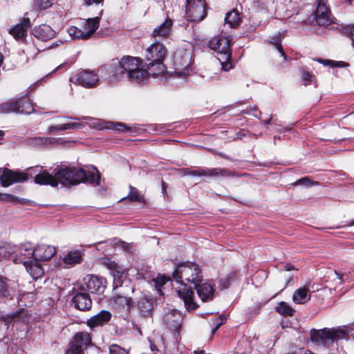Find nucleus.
<instances>
[{
	"label": "nucleus",
	"instance_id": "16",
	"mask_svg": "<svg viewBox=\"0 0 354 354\" xmlns=\"http://www.w3.org/2000/svg\"><path fill=\"white\" fill-rule=\"evenodd\" d=\"M83 291H84V286L79 288V291L73 298V303L77 309L86 311L91 309L92 301L89 295Z\"/></svg>",
	"mask_w": 354,
	"mask_h": 354
},
{
	"label": "nucleus",
	"instance_id": "37",
	"mask_svg": "<svg viewBox=\"0 0 354 354\" xmlns=\"http://www.w3.org/2000/svg\"><path fill=\"white\" fill-rule=\"evenodd\" d=\"M67 32L73 39H88L82 29L78 28L75 26H71L69 28H68Z\"/></svg>",
	"mask_w": 354,
	"mask_h": 354
},
{
	"label": "nucleus",
	"instance_id": "48",
	"mask_svg": "<svg viewBox=\"0 0 354 354\" xmlns=\"http://www.w3.org/2000/svg\"><path fill=\"white\" fill-rule=\"evenodd\" d=\"M224 323V319L222 317H218L214 320H212V324L214 328L212 330V334H214L215 332L219 328V327Z\"/></svg>",
	"mask_w": 354,
	"mask_h": 354
},
{
	"label": "nucleus",
	"instance_id": "30",
	"mask_svg": "<svg viewBox=\"0 0 354 354\" xmlns=\"http://www.w3.org/2000/svg\"><path fill=\"white\" fill-rule=\"evenodd\" d=\"M203 176L216 178L218 176L226 177L233 176L232 173L222 168H203Z\"/></svg>",
	"mask_w": 354,
	"mask_h": 354
},
{
	"label": "nucleus",
	"instance_id": "36",
	"mask_svg": "<svg viewBox=\"0 0 354 354\" xmlns=\"http://www.w3.org/2000/svg\"><path fill=\"white\" fill-rule=\"evenodd\" d=\"M10 297V291L6 279L0 277V302Z\"/></svg>",
	"mask_w": 354,
	"mask_h": 354
},
{
	"label": "nucleus",
	"instance_id": "53",
	"mask_svg": "<svg viewBox=\"0 0 354 354\" xmlns=\"http://www.w3.org/2000/svg\"><path fill=\"white\" fill-rule=\"evenodd\" d=\"M170 279L169 277H166L165 276L158 277L157 278L156 283L159 286H163L166 283L167 281H169Z\"/></svg>",
	"mask_w": 354,
	"mask_h": 354
},
{
	"label": "nucleus",
	"instance_id": "34",
	"mask_svg": "<svg viewBox=\"0 0 354 354\" xmlns=\"http://www.w3.org/2000/svg\"><path fill=\"white\" fill-rule=\"evenodd\" d=\"M276 311L280 315L292 316L295 310L286 302L281 301L275 307Z\"/></svg>",
	"mask_w": 354,
	"mask_h": 354
},
{
	"label": "nucleus",
	"instance_id": "59",
	"mask_svg": "<svg viewBox=\"0 0 354 354\" xmlns=\"http://www.w3.org/2000/svg\"><path fill=\"white\" fill-rule=\"evenodd\" d=\"M319 62L324 64V65H328L330 63V61H328V60H324V59H318L317 60Z\"/></svg>",
	"mask_w": 354,
	"mask_h": 354
},
{
	"label": "nucleus",
	"instance_id": "14",
	"mask_svg": "<svg viewBox=\"0 0 354 354\" xmlns=\"http://www.w3.org/2000/svg\"><path fill=\"white\" fill-rule=\"evenodd\" d=\"M70 80L74 83H78L84 87H93L97 84L99 81L97 75L92 71H81L74 76Z\"/></svg>",
	"mask_w": 354,
	"mask_h": 354
},
{
	"label": "nucleus",
	"instance_id": "32",
	"mask_svg": "<svg viewBox=\"0 0 354 354\" xmlns=\"http://www.w3.org/2000/svg\"><path fill=\"white\" fill-rule=\"evenodd\" d=\"M66 265L73 266L80 263L82 261V253L79 250L70 251L64 258Z\"/></svg>",
	"mask_w": 354,
	"mask_h": 354
},
{
	"label": "nucleus",
	"instance_id": "7",
	"mask_svg": "<svg viewBox=\"0 0 354 354\" xmlns=\"http://www.w3.org/2000/svg\"><path fill=\"white\" fill-rule=\"evenodd\" d=\"M34 111L29 99H14L0 104V113L30 114Z\"/></svg>",
	"mask_w": 354,
	"mask_h": 354
},
{
	"label": "nucleus",
	"instance_id": "4",
	"mask_svg": "<svg viewBox=\"0 0 354 354\" xmlns=\"http://www.w3.org/2000/svg\"><path fill=\"white\" fill-rule=\"evenodd\" d=\"M230 37L219 36L212 38L209 41V48L218 53V59L225 71H228L232 68L230 62Z\"/></svg>",
	"mask_w": 354,
	"mask_h": 354
},
{
	"label": "nucleus",
	"instance_id": "33",
	"mask_svg": "<svg viewBox=\"0 0 354 354\" xmlns=\"http://www.w3.org/2000/svg\"><path fill=\"white\" fill-rule=\"evenodd\" d=\"M225 22L226 24H228L230 28L239 26L241 22L239 13L236 10L227 12L225 17Z\"/></svg>",
	"mask_w": 354,
	"mask_h": 354
},
{
	"label": "nucleus",
	"instance_id": "22",
	"mask_svg": "<svg viewBox=\"0 0 354 354\" xmlns=\"http://www.w3.org/2000/svg\"><path fill=\"white\" fill-rule=\"evenodd\" d=\"M33 35L41 41H48L55 36V31L48 25L42 24L35 27Z\"/></svg>",
	"mask_w": 354,
	"mask_h": 354
},
{
	"label": "nucleus",
	"instance_id": "31",
	"mask_svg": "<svg viewBox=\"0 0 354 354\" xmlns=\"http://www.w3.org/2000/svg\"><path fill=\"white\" fill-rule=\"evenodd\" d=\"M172 21L167 19L163 24L154 29L153 36L154 37H167L171 30Z\"/></svg>",
	"mask_w": 354,
	"mask_h": 354
},
{
	"label": "nucleus",
	"instance_id": "49",
	"mask_svg": "<svg viewBox=\"0 0 354 354\" xmlns=\"http://www.w3.org/2000/svg\"><path fill=\"white\" fill-rule=\"evenodd\" d=\"M313 183L310 181V178L308 177H304L298 180H297L294 185H304L307 187H310L313 185Z\"/></svg>",
	"mask_w": 354,
	"mask_h": 354
},
{
	"label": "nucleus",
	"instance_id": "23",
	"mask_svg": "<svg viewBox=\"0 0 354 354\" xmlns=\"http://www.w3.org/2000/svg\"><path fill=\"white\" fill-rule=\"evenodd\" d=\"M26 310L24 308H19L15 312L10 313H3L0 315V321L6 324H14L21 321H24L26 317Z\"/></svg>",
	"mask_w": 354,
	"mask_h": 354
},
{
	"label": "nucleus",
	"instance_id": "1",
	"mask_svg": "<svg viewBox=\"0 0 354 354\" xmlns=\"http://www.w3.org/2000/svg\"><path fill=\"white\" fill-rule=\"evenodd\" d=\"M53 174L44 170L35 176L34 181L39 185H49L52 187H57L59 183L64 187H71L86 182L96 186L100 184L101 178L100 174L97 170L86 173L83 169L68 167L66 165L56 167Z\"/></svg>",
	"mask_w": 354,
	"mask_h": 354
},
{
	"label": "nucleus",
	"instance_id": "52",
	"mask_svg": "<svg viewBox=\"0 0 354 354\" xmlns=\"http://www.w3.org/2000/svg\"><path fill=\"white\" fill-rule=\"evenodd\" d=\"M48 132L49 133H52L53 131H65L64 129V127H63V124H59V125H55V126H50L48 128Z\"/></svg>",
	"mask_w": 354,
	"mask_h": 354
},
{
	"label": "nucleus",
	"instance_id": "6",
	"mask_svg": "<svg viewBox=\"0 0 354 354\" xmlns=\"http://www.w3.org/2000/svg\"><path fill=\"white\" fill-rule=\"evenodd\" d=\"M132 57L125 56L121 60H113L110 65L105 66L104 71L108 75L106 78L108 81L114 82L127 77L128 71H131L129 68L133 66V64H131Z\"/></svg>",
	"mask_w": 354,
	"mask_h": 354
},
{
	"label": "nucleus",
	"instance_id": "56",
	"mask_svg": "<svg viewBox=\"0 0 354 354\" xmlns=\"http://www.w3.org/2000/svg\"><path fill=\"white\" fill-rule=\"evenodd\" d=\"M86 5L90 6L91 4H99L102 3L104 0H84Z\"/></svg>",
	"mask_w": 354,
	"mask_h": 354
},
{
	"label": "nucleus",
	"instance_id": "46",
	"mask_svg": "<svg viewBox=\"0 0 354 354\" xmlns=\"http://www.w3.org/2000/svg\"><path fill=\"white\" fill-rule=\"evenodd\" d=\"M83 127V124L80 122H71V123H66L63 124L64 129L68 130V129H80Z\"/></svg>",
	"mask_w": 354,
	"mask_h": 354
},
{
	"label": "nucleus",
	"instance_id": "21",
	"mask_svg": "<svg viewBox=\"0 0 354 354\" xmlns=\"http://www.w3.org/2000/svg\"><path fill=\"white\" fill-rule=\"evenodd\" d=\"M30 27L29 18H24L21 22L9 30L15 39H24L27 35V30Z\"/></svg>",
	"mask_w": 354,
	"mask_h": 354
},
{
	"label": "nucleus",
	"instance_id": "63",
	"mask_svg": "<svg viewBox=\"0 0 354 354\" xmlns=\"http://www.w3.org/2000/svg\"><path fill=\"white\" fill-rule=\"evenodd\" d=\"M122 247L124 248V250H127L129 249V245L128 243H124Z\"/></svg>",
	"mask_w": 354,
	"mask_h": 354
},
{
	"label": "nucleus",
	"instance_id": "40",
	"mask_svg": "<svg viewBox=\"0 0 354 354\" xmlns=\"http://www.w3.org/2000/svg\"><path fill=\"white\" fill-rule=\"evenodd\" d=\"M129 188L130 192L128 195V198L129 200L137 202H142L144 201L143 196H142L140 194V192L136 187H133L131 185H130Z\"/></svg>",
	"mask_w": 354,
	"mask_h": 354
},
{
	"label": "nucleus",
	"instance_id": "17",
	"mask_svg": "<svg viewBox=\"0 0 354 354\" xmlns=\"http://www.w3.org/2000/svg\"><path fill=\"white\" fill-rule=\"evenodd\" d=\"M32 257H35L34 248L30 243H25L19 245L15 248V252L14 255L13 261L15 263H23V261H19V259H30Z\"/></svg>",
	"mask_w": 354,
	"mask_h": 354
},
{
	"label": "nucleus",
	"instance_id": "51",
	"mask_svg": "<svg viewBox=\"0 0 354 354\" xmlns=\"http://www.w3.org/2000/svg\"><path fill=\"white\" fill-rule=\"evenodd\" d=\"M315 77L314 75H311L308 72L303 71L302 78L305 81V84H310L313 82V79Z\"/></svg>",
	"mask_w": 354,
	"mask_h": 354
},
{
	"label": "nucleus",
	"instance_id": "42",
	"mask_svg": "<svg viewBox=\"0 0 354 354\" xmlns=\"http://www.w3.org/2000/svg\"><path fill=\"white\" fill-rule=\"evenodd\" d=\"M109 354H129V350L118 344H111L109 346Z\"/></svg>",
	"mask_w": 354,
	"mask_h": 354
},
{
	"label": "nucleus",
	"instance_id": "2",
	"mask_svg": "<svg viewBox=\"0 0 354 354\" xmlns=\"http://www.w3.org/2000/svg\"><path fill=\"white\" fill-rule=\"evenodd\" d=\"M172 277L181 286L176 288V292L183 301L186 309L188 311L196 310L198 306L194 299V292L192 287L187 286H196L202 281L203 275L200 267L194 262L180 263L174 271Z\"/></svg>",
	"mask_w": 354,
	"mask_h": 354
},
{
	"label": "nucleus",
	"instance_id": "45",
	"mask_svg": "<svg viewBox=\"0 0 354 354\" xmlns=\"http://www.w3.org/2000/svg\"><path fill=\"white\" fill-rule=\"evenodd\" d=\"M271 39L272 40L270 42L272 44H273V45L276 47L277 50L281 53V56L283 57L284 59H286V54L283 50V48H282V46H281V44L280 41V39L277 37V38H272Z\"/></svg>",
	"mask_w": 354,
	"mask_h": 354
},
{
	"label": "nucleus",
	"instance_id": "39",
	"mask_svg": "<svg viewBox=\"0 0 354 354\" xmlns=\"http://www.w3.org/2000/svg\"><path fill=\"white\" fill-rule=\"evenodd\" d=\"M109 128L118 132H133V128L131 127H128L124 123L122 122H111Z\"/></svg>",
	"mask_w": 354,
	"mask_h": 354
},
{
	"label": "nucleus",
	"instance_id": "50",
	"mask_svg": "<svg viewBox=\"0 0 354 354\" xmlns=\"http://www.w3.org/2000/svg\"><path fill=\"white\" fill-rule=\"evenodd\" d=\"M1 197L3 201H8V202H12L14 203H17L18 202L22 203L21 201H19L18 199V198H17L16 196H15L14 195H12V194H3L1 196Z\"/></svg>",
	"mask_w": 354,
	"mask_h": 354
},
{
	"label": "nucleus",
	"instance_id": "9",
	"mask_svg": "<svg viewBox=\"0 0 354 354\" xmlns=\"http://www.w3.org/2000/svg\"><path fill=\"white\" fill-rule=\"evenodd\" d=\"M192 55L189 50L178 49L174 55L175 73L178 76L188 75L192 71L190 67Z\"/></svg>",
	"mask_w": 354,
	"mask_h": 354
},
{
	"label": "nucleus",
	"instance_id": "41",
	"mask_svg": "<svg viewBox=\"0 0 354 354\" xmlns=\"http://www.w3.org/2000/svg\"><path fill=\"white\" fill-rule=\"evenodd\" d=\"M52 6L50 0H35L34 7L39 10H46Z\"/></svg>",
	"mask_w": 354,
	"mask_h": 354
},
{
	"label": "nucleus",
	"instance_id": "5",
	"mask_svg": "<svg viewBox=\"0 0 354 354\" xmlns=\"http://www.w3.org/2000/svg\"><path fill=\"white\" fill-rule=\"evenodd\" d=\"M166 53V48L159 42H155L147 48L145 58L149 62V66L152 68L155 67V71H151L152 76L160 74L164 71L162 62Z\"/></svg>",
	"mask_w": 354,
	"mask_h": 354
},
{
	"label": "nucleus",
	"instance_id": "12",
	"mask_svg": "<svg viewBox=\"0 0 354 354\" xmlns=\"http://www.w3.org/2000/svg\"><path fill=\"white\" fill-rule=\"evenodd\" d=\"M83 285L85 286L84 290L86 289L91 293L100 295L106 287V280L104 277L88 274L84 277Z\"/></svg>",
	"mask_w": 354,
	"mask_h": 354
},
{
	"label": "nucleus",
	"instance_id": "35",
	"mask_svg": "<svg viewBox=\"0 0 354 354\" xmlns=\"http://www.w3.org/2000/svg\"><path fill=\"white\" fill-rule=\"evenodd\" d=\"M274 0H254V6L261 10L272 12L274 9Z\"/></svg>",
	"mask_w": 354,
	"mask_h": 354
},
{
	"label": "nucleus",
	"instance_id": "28",
	"mask_svg": "<svg viewBox=\"0 0 354 354\" xmlns=\"http://www.w3.org/2000/svg\"><path fill=\"white\" fill-rule=\"evenodd\" d=\"M100 18L98 17L88 19L82 26V30L88 37L90 38L93 34L96 31L100 25Z\"/></svg>",
	"mask_w": 354,
	"mask_h": 354
},
{
	"label": "nucleus",
	"instance_id": "11",
	"mask_svg": "<svg viewBox=\"0 0 354 354\" xmlns=\"http://www.w3.org/2000/svg\"><path fill=\"white\" fill-rule=\"evenodd\" d=\"M103 263L113 277L114 288L121 287L124 282H127V272L122 266L110 259L104 260Z\"/></svg>",
	"mask_w": 354,
	"mask_h": 354
},
{
	"label": "nucleus",
	"instance_id": "61",
	"mask_svg": "<svg viewBox=\"0 0 354 354\" xmlns=\"http://www.w3.org/2000/svg\"><path fill=\"white\" fill-rule=\"evenodd\" d=\"M58 46H59V43L58 42H55L52 45L49 46L48 48H53L57 47Z\"/></svg>",
	"mask_w": 354,
	"mask_h": 354
},
{
	"label": "nucleus",
	"instance_id": "8",
	"mask_svg": "<svg viewBox=\"0 0 354 354\" xmlns=\"http://www.w3.org/2000/svg\"><path fill=\"white\" fill-rule=\"evenodd\" d=\"M186 18L192 22L198 23L207 16L205 0H187Z\"/></svg>",
	"mask_w": 354,
	"mask_h": 354
},
{
	"label": "nucleus",
	"instance_id": "55",
	"mask_svg": "<svg viewBox=\"0 0 354 354\" xmlns=\"http://www.w3.org/2000/svg\"><path fill=\"white\" fill-rule=\"evenodd\" d=\"M349 37L352 41V44L354 46V25L349 29Z\"/></svg>",
	"mask_w": 354,
	"mask_h": 354
},
{
	"label": "nucleus",
	"instance_id": "57",
	"mask_svg": "<svg viewBox=\"0 0 354 354\" xmlns=\"http://www.w3.org/2000/svg\"><path fill=\"white\" fill-rule=\"evenodd\" d=\"M335 274L336 275L337 278L339 281V283L342 284L343 283V274H341L337 271H334Z\"/></svg>",
	"mask_w": 354,
	"mask_h": 354
},
{
	"label": "nucleus",
	"instance_id": "43",
	"mask_svg": "<svg viewBox=\"0 0 354 354\" xmlns=\"http://www.w3.org/2000/svg\"><path fill=\"white\" fill-rule=\"evenodd\" d=\"M203 168L199 167L197 169H186L184 171L185 175L192 176H203Z\"/></svg>",
	"mask_w": 354,
	"mask_h": 354
},
{
	"label": "nucleus",
	"instance_id": "13",
	"mask_svg": "<svg viewBox=\"0 0 354 354\" xmlns=\"http://www.w3.org/2000/svg\"><path fill=\"white\" fill-rule=\"evenodd\" d=\"M315 18L319 26H327L331 22L330 12L327 6V0H317Z\"/></svg>",
	"mask_w": 354,
	"mask_h": 354
},
{
	"label": "nucleus",
	"instance_id": "44",
	"mask_svg": "<svg viewBox=\"0 0 354 354\" xmlns=\"http://www.w3.org/2000/svg\"><path fill=\"white\" fill-rule=\"evenodd\" d=\"M66 354H84V351L71 342L69 348L66 351Z\"/></svg>",
	"mask_w": 354,
	"mask_h": 354
},
{
	"label": "nucleus",
	"instance_id": "15",
	"mask_svg": "<svg viewBox=\"0 0 354 354\" xmlns=\"http://www.w3.org/2000/svg\"><path fill=\"white\" fill-rule=\"evenodd\" d=\"M183 317L181 314L174 309H168L163 316L165 325L171 330L178 332L181 326Z\"/></svg>",
	"mask_w": 354,
	"mask_h": 354
},
{
	"label": "nucleus",
	"instance_id": "18",
	"mask_svg": "<svg viewBox=\"0 0 354 354\" xmlns=\"http://www.w3.org/2000/svg\"><path fill=\"white\" fill-rule=\"evenodd\" d=\"M56 252L55 247L46 244H39L34 248V260L44 261L51 259Z\"/></svg>",
	"mask_w": 354,
	"mask_h": 354
},
{
	"label": "nucleus",
	"instance_id": "58",
	"mask_svg": "<svg viewBox=\"0 0 354 354\" xmlns=\"http://www.w3.org/2000/svg\"><path fill=\"white\" fill-rule=\"evenodd\" d=\"M284 268H285L286 270H287V271H290V270L295 269V267L291 264H287L284 266Z\"/></svg>",
	"mask_w": 354,
	"mask_h": 354
},
{
	"label": "nucleus",
	"instance_id": "20",
	"mask_svg": "<svg viewBox=\"0 0 354 354\" xmlns=\"http://www.w3.org/2000/svg\"><path fill=\"white\" fill-rule=\"evenodd\" d=\"M112 315L108 310H101L97 315L87 320V326L91 328L106 324L111 319Z\"/></svg>",
	"mask_w": 354,
	"mask_h": 354
},
{
	"label": "nucleus",
	"instance_id": "24",
	"mask_svg": "<svg viewBox=\"0 0 354 354\" xmlns=\"http://www.w3.org/2000/svg\"><path fill=\"white\" fill-rule=\"evenodd\" d=\"M73 344L76 345L83 351L92 344V340L89 333L82 331L77 333L71 341Z\"/></svg>",
	"mask_w": 354,
	"mask_h": 354
},
{
	"label": "nucleus",
	"instance_id": "25",
	"mask_svg": "<svg viewBox=\"0 0 354 354\" xmlns=\"http://www.w3.org/2000/svg\"><path fill=\"white\" fill-rule=\"evenodd\" d=\"M19 261H23V264L26 268L27 272L33 279H39L42 277L44 270L40 265L35 261H24L23 259H19Z\"/></svg>",
	"mask_w": 354,
	"mask_h": 354
},
{
	"label": "nucleus",
	"instance_id": "38",
	"mask_svg": "<svg viewBox=\"0 0 354 354\" xmlns=\"http://www.w3.org/2000/svg\"><path fill=\"white\" fill-rule=\"evenodd\" d=\"M15 247H12L9 244H4L0 246V259L9 258L11 256L15 255Z\"/></svg>",
	"mask_w": 354,
	"mask_h": 354
},
{
	"label": "nucleus",
	"instance_id": "62",
	"mask_svg": "<svg viewBox=\"0 0 354 354\" xmlns=\"http://www.w3.org/2000/svg\"><path fill=\"white\" fill-rule=\"evenodd\" d=\"M194 354H205V351H194Z\"/></svg>",
	"mask_w": 354,
	"mask_h": 354
},
{
	"label": "nucleus",
	"instance_id": "19",
	"mask_svg": "<svg viewBox=\"0 0 354 354\" xmlns=\"http://www.w3.org/2000/svg\"><path fill=\"white\" fill-rule=\"evenodd\" d=\"M194 286L202 301L207 302L213 299L215 290L211 284L209 283H201V282Z\"/></svg>",
	"mask_w": 354,
	"mask_h": 354
},
{
	"label": "nucleus",
	"instance_id": "64",
	"mask_svg": "<svg viewBox=\"0 0 354 354\" xmlns=\"http://www.w3.org/2000/svg\"><path fill=\"white\" fill-rule=\"evenodd\" d=\"M351 6H354V0H347Z\"/></svg>",
	"mask_w": 354,
	"mask_h": 354
},
{
	"label": "nucleus",
	"instance_id": "27",
	"mask_svg": "<svg viewBox=\"0 0 354 354\" xmlns=\"http://www.w3.org/2000/svg\"><path fill=\"white\" fill-rule=\"evenodd\" d=\"M130 297L122 295L113 297L110 300V304L115 309L129 310Z\"/></svg>",
	"mask_w": 354,
	"mask_h": 354
},
{
	"label": "nucleus",
	"instance_id": "10",
	"mask_svg": "<svg viewBox=\"0 0 354 354\" xmlns=\"http://www.w3.org/2000/svg\"><path fill=\"white\" fill-rule=\"evenodd\" d=\"M131 60V64H133V66L129 68L131 71H128L127 78L132 83H142L149 75H152L151 71H155V70L148 64L147 70L141 68V59L140 58L133 57Z\"/></svg>",
	"mask_w": 354,
	"mask_h": 354
},
{
	"label": "nucleus",
	"instance_id": "26",
	"mask_svg": "<svg viewBox=\"0 0 354 354\" xmlns=\"http://www.w3.org/2000/svg\"><path fill=\"white\" fill-rule=\"evenodd\" d=\"M310 299V293L306 286L296 290L292 295V301L298 304L307 303Z\"/></svg>",
	"mask_w": 354,
	"mask_h": 354
},
{
	"label": "nucleus",
	"instance_id": "60",
	"mask_svg": "<svg viewBox=\"0 0 354 354\" xmlns=\"http://www.w3.org/2000/svg\"><path fill=\"white\" fill-rule=\"evenodd\" d=\"M348 65V64L343 62H339L337 63L338 66H347Z\"/></svg>",
	"mask_w": 354,
	"mask_h": 354
},
{
	"label": "nucleus",
	"instance_id": "29",
	"mask_svg": "<svg viewBox=\"0 0 354 354\" xmlns=\"http://www.w3.org/2000/svg\"><path fill=\"white\" fill-rule=\"evenodd\" d=\"M154 301L147 297L142 298L138 303V308L142 316L151 315L153 308Z\"/></svg>",
	"mask_w": 354,
	"mask_h": 354
},
{
	"label": "nucleus",
	"instance_id": "54",
	"mask_svg": "<svg viewBox=\"0 0 354 354\" xmlns=\"http://www.w3.org/2000/svg\"><path fill=\"white\" fill-rule=\"evenodd\" d=\"M274 118V116L271 115L270 118L267 119V120H264L263 121V123L265 125V127H267V126L268 124H277L276 120Z\"/></svg>",
	"mask_w": 354,
	"mask_h": 354
},
{
	"label": "nucleus",
	"instance_id": "3",
	"mask_svg": "<svg viewBox=\"0 0 354 354\" xmlns=\"http://www.w3.org/2000/svg\"><path fill=\"white\" fill-rule=\"evenodd\" d=\"M354 335V323L353 327L344 326L337 328L313 329L310 331V339L317 345L328 346L335 340L347 339Z\"/></svg>",
	"mask_w": 354,
	"mask_h": 354
},
{
	"label": "nucleus",
	"instance_id": "47",
	"mask_svg": "<svg viewBox=\"0 0 354 354\" xmlns=\"http://www.w3.org/2000/svg\"><path fill=\"white\" fill-rule=\"evenodd\" d=\"M26 144L32 146L41 145L43 143V138L40 137L37 138H29L26 140Z\"/></svg>",
	"mask_w": 354,
	"mask_h": 354
}]
</instances>
